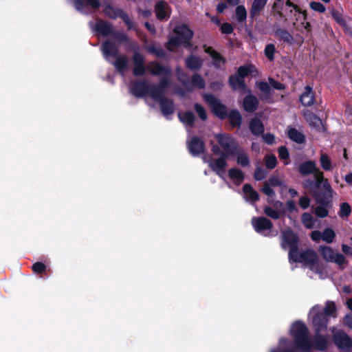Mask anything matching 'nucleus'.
I'll use <instances>...</instances> for the list:
<instances>
[{
	"instance_id": "f257e3e1",
	"label": "nucleus",
	"mask_w": 352,
	"mask_h": 352,
	"mask_svg": "<svg viewBox=\"0 0 352 352\" xmlns=\"http://www.w3.org/2000/svg\"><path fill=\"white\" fill-rule=\"evenodd\" d=\"M296 349L301 352H310L313 344L309 337V330L305 324L298 320L293 323L290 329Z\"/></svg>"
},
{
	"instance_id": "f03ea898",
	"label": "nucleus",
	"mask_w": 352,
	"mask_h": 352,
	"mask_svg": "<svg viewBox=\"0 0 352 352\" xmlns=\"http://www.w3.org/2000/svg\"><path fill=\"white\" fill-rule=\"evenodd\" d=\"M292 258H289L290 263H302L305 266L317 274L322 273V267L319 263V258L316 252L310 248L301 252L298 250V253L293 254Z\"/></svg>"
},
{
	"instance_id": "7ed1b4c3",
	"label": "nucleus",
	"mask_w": 352,
	"mask_h": 352,
	"mask_svg": "<svg viewBox=\"0 0 352 352\" xmlns=\"http://www.w3.org/2000/svg\"><path fill=\"white\" fill-rule=\"evenodd\" d=\"M214 139L219 144V146L213 144L212 151L214 154H221L223 157H228L234 153L236 144L231 137L219 133L214 135Z\"/></svg>"
},
{
	"instance_id": "20e7f679",
	"label": "nucleus",
	"mask_w": 352,
	"mask_h": 352,
	"mask_svg": "<svg viewBox=\"0 0 352 352\" xmlns=\"http://www.w3.org/2000/svg\"><path fill=\"white\" fill-rule=\"evenodd\" d=\"M287 11L293 12L294 11V25L300 31H310V23L307 22V12L300 11L298 6L293 4L290 1H287L285 6Z\"/></svg>"
},
{
	"instance_id": "39448f33",
	"label": "nucleus",
	"mask_w": 352,
	"mask_h": 352,
	"mask_svg": "<svg viewBox=\"0 0 352 352\" xmlns=\"http://www.w3.org/2000/svg\"><path fill=\"white\" fill-rule=\"evenodd\" d=\"M281 236V247L284 250H285L287 248H289L288 257L292 258L294 256V254L298 253L299 241L298 236L289 228L282 230Z\"/></svg>"
},
{
	"instance_id": "423d86ee",
	"label": "nucleus",
	"mask_w": 352,
	"mask_h": 352,
	"mask_svg": "<svg viewBox=\"0 0 352 352\" xmlns=\"http://www.w3.org/2000/svg\"><path fill=\"white\" fill-rule=\"evenodd\" d=\"M177 36L170 39L168 42V48L173 50L174 47L180 44H186L192 36V31L186 25H181L175 29Z\"/></svg>"
},
{
	"instance_id": "0eeeda50",
	"label": "nucleus",
	"mask_w": 352,
	"mask_h": 352,
	"mask_svg": "<svg viewBox=\"0 0 352 352\" xmlns=\"http://www.w3.org/2000/svg\"><path fill=\"white\" fill-rule=\"evenodd\" d=\"M226 157H223L221 154V157L218 159H209L208 157H204V160L205 162L208 163L209 166L221 177H223V175L225 173V168L226 166V163L225 161V158Z\"/></svg>"
},
{
	"instance_id": "6e6552de",
	"label": "nucleus",
	"mask_w": 352,
	"mask_h": 352,
	"mask_svg": "<svg viewBox=\"0 0 352 352\" xmlns=\"http://www.w3.org/2000/svg\"><path fill=\"white\" fill-rule=\"evenodd\" d=\"M253 228L258 234L267 236H276L278 231H272V221H252Z\"/></svg>"
},
{
	"instance_id": "1a4fd4ad",
	"label": "nucleus",
	"mask_w": 352,
	"mask_h": 352,
	"mask_svg": "<svg viewBox=\"0 0 352 352\" xmlns=\"http://www.w3.org/2000/svg\"><path fill=\"white\" fill-rule=\"evenodd\" d=\"M329 12L332 18L338 25L342 27L345 30L350 29V23L352 22V19L349 16H344L342 9L336 10L331 8L329 10Z\"/></svg>"
},
{
	"instance_id": "9d476101",
	"label": "nucleus",
	"mask_w": 352,
	"mask_h": 352,
	"mask_svg": "<svg viewBox=\"0 0 352 352\" xmlns=\"http://www.w3.org/2000/svg\"><path fill=\"white\" fill-rule=\"evenodd\" d=\"M333 342L340 349L352 348V338L344 331H339L333 335Z\"/></svg>"
},
{
	"instance_id": "9b49d317",
	"label": "nucleus",
	"mask_w": 352,
	"mask_h": 352,
	"mask_svg": "<svg viewBox=\"0 0 352 352\" xmlns=\"http://www.w3.org/2000/svg\"><path fill=\"white\" fill-rule=\"evenodd\" d=\"M329 318L324 313L318 312L313 318L312 323L315 333H321L327 329Z\"/></svg>"
},
{
	"instance_id": "f8f14e48",
	"label": "nucleus",
	"mask_w": 352,
	"mask_h": 352,
	"mask_svg": "<svg viewBox=\"0 0 352 352\" xmlns=\"http://www.w3.org/2000/svg\"><path fill=\"white\" fill-rule=\"evenodd\" d=\"M151 100H154L156 102H158L160 104L162 111L165 116H168L172 113L173 111V107L170 101L166 99H164L161 96L155 94H153L151 98H148L146 99L147 102L149 104H152L151 102L150 101Z\"/></svg>"
},
{
	"instance_id": "ddd939ff",
	"label": "nucleus",
	"mask_w": 352,
	"mask_h": 352,
	"mask_svg": "<svg viewBox=\"0 0 352 352\" xmlns=\"http://www.w3.org/2000/svg\"><path fill=\"white\" fill-rule=\"evenodd\" d=\"M205 100L211 107L212 111L215 115L220 118H223L226 114V108L219 101L212 95L205 96Z\"/></svg>"
},
{
	"instance_id": "4468645a",
	"label": "nucleus",
	"mask_w": 352,
	"mask_h": 352,
	"mask_svg": "<svg viewBox=\"0 0 352 352\" xmlns=\"http://www.w3.org/2000/svg\"><path fill=\"white\" fill-rule=\"evenodd\" d=\"M300 172L303 175L315 173L316 179L320 182L323 179V173L316 167V163L312 161H308L300 166Z\"/></svg>"
},
{
	"instance_id": "2eb2a0df",
	"label": "nucleus",
	"mask_w": 352,
	"mask_h": 352,
	"mask_svg": "<svg viewBox=\"0 0 352 352\" xmlns=\"http://www.w3.org/2000/svg\"><path fill=\"white\" fill-rule=\"evenodd\" d=\"M230 85L235 90L241 91L243 93H250L249 90L246 89L244 80L237 74L231 76L230 78Z\"/></svg>"
},
{
	"instance_id": "dca6fc26",
	"label": "nucleus",
	"mask_w": 352,
	"mask_h": 352,
	"mask_svg": "<svg viewBox=\"0 0 352 352\" xmlns=\"http://www.w3.org/2000/svg\"><path fill=\"white\" fill-rule=\"evenodd\" d=\"M170 10L167 3L164 1L158 2L155 6L156 16L160 19L168 18Z\"/></svg>"
},
{
	"instance_id": "f3484780",
	"label": "nucleus",
	"mask_w": 352,
	"mask_h": 352,
	"mask_svg": "<svg viewBox=\"0 0 352 352\" xmlns=\"http://www.w3.org/2000/svg\"><path fill=\"white\" fill-rule=\"evenodd\" d=\"M258 101L257 98L252 94L247 96L243 102V107L246 111L253 112L258 107Z\"/></svg>"
},
{
	"instance_id": "a211bd4d",
	"label": "nucleus",
	"mask_w": 352,
	"mask_h": 352,
	"mask_svg": "<svg viewBox=\"0 0 352 352\" xmlns=\"http://www.w3.org/2000/svg\"><path fill=\"white\" fill-rule=\"evenodd\" d=\"M276 209H273L270 207H267L265 209V214L272 218V219H278L280 217V213H285V210L283 209V205L280 201H276L274 204Z\"/></svg>"
},
{
	"instance_id": "6ab92c4d",
	"label": "nucleus",
	"mask_w": 352,
	"mask_h": 352,
	"mask_svg": "<svg viewBox=\"0 0 352 352\" xmlns=\"http://www.w3.org/2000/svg\"><path fill=\"white\" fill-rule=\"evenodd\" d=\"M300 100L305 106H310L314 104V96L311 87H305V91L300 96Z\"/></svg>"
},
{
	"instance_id": "aec40b11",
	"label": "nucleus",
	"mask_w": 352,
	"mask_h": 352,
	"mask_svg": "<svg viewBox=\"0 0 352 352\" xmlns=\"http://www.w3.org/2000/svg\"><path fill=\"white\" fill-rule=\"evenodd\" d=\"M245 199L249 202H255L258 199V193L249 184H245L243 187Z\"/></svg>"
},
{
	"instance_id": "412c9836",
	"label": "nucleus",
	"mask_w": 352,
	"mask_h": 352,
	"mask_svg": "<svg viewBox=\"0 0 352 352\" xmlns=\"http://www.w3.org/2000/svg\"><path fill=\"white\" fill-rule=\"evenodd\" d=\"M190 152L195 155L204 151L203 142L197 138H193L188 144Z\"/></svg>"
},
{
	"instance_id": "4be33fe9",
	"label": "nucleus",
	"mask_w": 352,
	"mask_h": 352,
	"mask_svg": "<svg viewBox=\"0 0 352 352\" xmlns=\"http://www.w3.org/2000/svg\"><path fill=\"white\" fill-rule=\"evenodd\" d=\"M236 74L241 78H243L249 74L252 76H256L258 74V72L253 65L250 64L240 67Z\"/></svg>"
},
{
	"instance_id": "5701e85b",
	"label": "nucleus",
	"mask_w": 352,
	"mask_h": 352,
	"mask_svg": "<svg viewBox=\"0 0 352 352\" xmlns=\"http://www.w3.org/2000/svg\"><path fill=\"white\" fill-rule=\"evenodd\" d=\"M74 4L78 10L83 11L85 8H98L99 2L98 0H75Z\"/></svg>"
},
{
	"instance_id": "b1692460",
	"label": "nucleus",
	"mask_w": 352,
	"mask_h": 352,
	"mask_svg": "<svg viewBox=\"0 0 352 352\" xmlns=\"http://www.w3.org/2000/svg\"><path fill=\"white\" fill-rule=\"evenodd\" d=\"M314 345L317 350L324 351L328 346V342L327 338L323 335L320 334V333H316Z\"/></svg>"
},
{
	"instance_id": "393cba45",
	"label": "nucleus",
	"mask_w": 352,
	"mask_h": 352,
	"mask_svg": "<svg viewBox=\"0 0 352 352\" xmlns=\"http://www.w3.org/2000/svg\"><path fill=\"white\" fill-rule=\"evenodd\" d=\"M205 52L206 53H208L211 56V58L213 60V64L217 67H221V66H223L224 65V63H225L224 59L221 57V56L219 53L215 52L212 47H206Z\"/></svg>"
},
{
	"instance_id": "a878e982",
	"label": "nucleus",
	"mask_w": 352,
	"mask_h": 352,
	"mask_svg": "<svg viewBox=\"0 0 352 352\" xmlns=\"http://www.w3.org/2000/svg\"><path fill=\"white\" fill-rule=\"evenodd\" d=\"M319 250L321 254V256L326 261L332 262V260L335 255V252L331 247L321 245L320 246Z\"/></svg>"
},
{
	"instance_id": "bb28decb",
	"label": "nucleus",
	"mask_w": 352,
	"mask_h": 352,
	"mask_svg": "<svg viewBox=\"0 0 352 352\" xmlns=\"http://www.w3.org/2000/svg\"><path fill=\"white\" fill-rule=\"evenodd\" d=\"M250 129L252 133L256 135L262 134L264 131L263 124L261 120L258 119H253L251 120L250 123Z\"/></svg>"
},
{
	"instance_id": "cd10ccee",
	"label": "nucleus",
	"mask_w": 352,
	"mask_h": 352,
	"mask_svg": "<svg viewBox=\"0 0 352 352\" xmlns=\"http://www.w3.org/2000/svg\"><path fill=\"white\" fill-rule=\"evenodd\" d=\"M103 54L107 59L116 55L117 49L115 45L110 42H106L102 45Z\"/></svg>"
},
{
	"instance_id": "c85d7f7f",
	"label": "nucleus",
	"mask_w": 352,
	"mask_h": 352,
	"mask_svg": "<svg viewBox=\"0 0 352 352\" xmlns=\"http://www.w3.org/2000/svg\"><path fill=\"white\" fill-rule=\"evenodd\" d=\"M336 311L335 302L333 301H327L322 313H324L327 318L331 316L335 317L336 316Z\"/></svg>"
},
{
	"instance_id": "c756f323",
	"label": "nucleus",
	"mask_w": 352,
	"mask_h": 352,
	"mask_svg": "<svg viewBox=\"0 0 352 352\" xmlns=\"http://www.w3.org/2000/svg\"><path fill=\"white\" fill-rule=\"evenodd\" d=\"M267 3V0H254L252 6L251 14L256 16L263 10Z\"/></svg>"
},
{
	"instance_id": "7c9ffc66",
	"label": "nucleus",
	"mask_w": 352,
	"mask_h": 352,
	"mask_svg": "<svg viewBox=\"0 0 352 352\" xmlns=\"http://www.w3.org/2000/svg\"><path fill=\"white\" fill-rule=\"evenodd\" d=\"M135 63L134 74L136 75L142 74L144 72V67L142 65L143 58L141 55L135 54L133 57Z\"/></svg>"
},
{
	"instance_id": "2f4dec72",
	"label": "nucleus",
	"mask_w": 352,
	"mask_h": 352,
	"mask_svg": "<svg viewBox=\"0 0 352 352\" xmlns=\"http://www.w3.org/2000/svg\"><path fill=\"white\" fill-rule=\"evenodd\" d=\"M287 135L291 140L298 143H301L304 141V135L295 129H289L287 131Z\"/></svg>"
},
{
	"instance_id": "473e14b6",
	"label": "nucleus",
	"mask_w": 352,
	"mask_h": 352,
	"mask_svg": "<svg viewBox=\"0 0 352 352\" xmlns=\"http://www.w3.org/2000/svg\"><path fill=\"white\" fill-rule=\"evenodd\" d=\"M322 241H325L327 243H331L333 242V239L336 237V233L334 230L330 228H327L322 232Z\"/></svg>"
},
{
	"instance_id": "72a5a7b5",
	"label": "nucleus",
	"mask_w": 352,
	"mask_h": 352,
	"mask_svg": "<svg viewBox=\"0 0 352 352\" xmlns=\"http://www.w3.org/2000/svg\"><path fill=\"white\" fill-rule=\"evenodd\" d=\"M320 163L321 167L324 170H331L333 168V165L330 158L325 153H322L320 155Z\"/></svg>"
},
{
	"instance_id": "f704fd0d",
	"label": "nucleus",
	"mask_w": 352,
	"mask_h": 352,
	"mask_svg": "<svg viewBox=\"0 0 352 352\" xmlns=\"http://www.w3.org/2000/svg\"><path fill=\"white\" fill-rule=\"evenodd\" d=\"M229 176L230 179L235 183H240L243 179L242 172L236 168H232L229 170Z\"/></svg>"
},
{
	"instance_id": "c9c22d12",
	"label": "nucleus",
	"mask_w": 352,
	"mask_h": 352,
	"mask_svg": "<svg viewBox=\"0 0 352 352\" xmlns=\"http://www.w3.org/2000/svg\"><path fill=\"white\" fill-rule=\"evenodd\" d=\"M179 118L181 122L186 126H190L194 121V116L190 112L179 113Z\"/></svg>"
},
{
	"instance_id": "e433bc0d",
	"label": "nucleus",
	"mask_w": 352,
	"mask_h": 352,
	"mask_svg": "<svg viewBox=\"0 0 352 352\" xmlns=\"http://www.w3.org/2000/svg\"><path fill=\"white\" fill-rule=\"evenodd\" d=\"M257 87L263 92V97L269 98L271 95V87L265 82H257Z\"/></svg>"
},
{
	"instance_id": "4c0bfd02",
	"label": "nucleus",
	"mask_w": 352,
	"mask_h": 352,
	"mask_svg": "<svg viewBox=\"0 0 352 352\" xmlns=\"http://www.w3.org/2000/svg\"><path fill=\"white\" fill-rule=\"evenodd\" d=\"M186 65L188 68L195 69L201 65V61L199 58L195 56L189 57L186 61Z\"/></svg>"
},
{
	"instance_id": "58836bf2",
	"label": "nucleus",
	"mask_w": 352,
	"mask_h": 352,
	"mask_svg": "<svg viewBox=\"0 0 352 352\" xmlns=\"http://www.w3.org/2000/svg\"><path fill=\"white\" fill-rule=\"evenodd\" d=\"M228 117L232 126H239L241 122V114L237 111L230 112Z\"/></svg>"
},
{
	"instance_id": "ea45409f",
	"label": "nucleus",
	"mask_w": 352,
	"mask_h": 352,
	"mask_svg": "<svg viewBox=\"0 0 352 352\" xmlns=\"http://www.w3.org/2000/svg\"><path fill=\"white\" fill-rule=\"evenodd\" d=\"M33 272L37 274H42L45 272L47 266L42 262H36L32 266Z\"/></svg>"
},
{
	"instance_id": "a19ab883",
	"label": "nucleus",
	"mask_w": 352,
	"mask_h": 352,
	"mask_svg": "<svg viewBox=\"0 0 352 352\" xmlns=\"http://www.w3.org/2000/svg\"><path fill=\"white\" fill-rule=\"evenodd\" d=\"M236 16L239 21H243L247 16V12L244 6H239L236 8Z\"/></svg>"
},
{
	"instance_id": "79ce46f5",
	"label": "nucleus",
	"mask_w": 352,
	"mask_h": 352,
	"mask_svg": "<svg viewBox=\"0 0 352 352\" xmlns=\"http://www.w3.org/2000/svg\"><path fill=\"white\" fill-rule=\"evenodd\" d=\"M265 166L267 168L272 169L276 165V157L274 155H268L265 157Z\"/></svg>"
},
{
	"instance_id": "37998d69",
	"label": "nucleus",
	"mask_w": 352,
	"mask_h": 352,
	"mask_svg": "<svg viewBox=\"0 0 352 352\" xmlns=\"http://www.w3.org/2000/svg\"><path fill=\"white\" fill-rule=\"evenodd\" d=\"M351 212V207L346 203H343L340 206V214L342 218H346Z\"/></svg>"
},
{
	"instance_id": "c03bdc74",
	"label": "nucleus",
	"mask_w": 352,
	"mask_h": 352,
	"mask_svg": "<svg viewBox=\"0 0 352 352\" xmlns=\"http://www.w3.org/2000/svg\"><path fill=\"white\" fill-rule=\"evenodd\" d=\"M145 85L142 83L135 85L133 87H131V91L133 94L137 96H144V93L143 89H144Z\"/></svg>"
},
{
	"instance_id": "a18cd8bd",
	"label": "nucleus",
	"mask_w": 352,
	"mask_h": 352,
	"mask_svg": "<svg viewBox=\"0 0 352 352\" xmlns=\"http://www.w3.org/2000/svg\"><path fill=\"white\" fill-rule=\"evenodd\" d=\"M236 162L242 166H246L249 164V158L245 153H240L237 156Z\"/></svg>"
},
{
	"instance_id": "49530a36",
	"label": "nucleus",
	"mask_w": 352,
	"mask_h": 352,
	"mask_svg": "<svg viewBox=\"0 0 352 352\" xmlns=\"http://www.w3.org/2000/svg\"><path fill=\"white\" fill-rule=\"evenodd\" d=\"M310 8L314 11L323 13L325 12V7L320 3L316 1H311L309 3Z\"/></svg>"
},
{
	"instance_id": "de8ad7c7",
	"label": "nucleus",
	"mask_w": 352,
	"mask_h": 352,
	"mask_svg": "<svg viewBox=\"0 0 352 352\" xmlns=\"http://www.w3.org/2000/svg\"><path fill=\"white\" fill-rule=\"evenodd\" d=\"M275 52V47L272 44H269L265 49V54L270 60L274 59V54Z\"/></svg>"
},
{
	"instance_id": "09e8293b",
	"label": "nucleus",
	"mask_w": 352,
	"mask_h": 352,
	"mask_svg": "<svg viewBox=\"0 0 352 352\" xmlns=\"http://www.w3.org/2000/svg\"><path fill=\"white\" fill-rule=\"evenodd\" d=\"M262 191L269 197L268 201H272L273 197L274 195V192L273 190L271 188L270 185L269 184H265L262 188Z\"/></svg>"
},
{
	"instance_id": "8fccbe9b",
	"label": "nucleus",
	"mask_w": 352,
	"mask_h": 352,
	"mask_svg": "<svg viewBox=\"0 0 352 352\" xmlns=\"http://www.w3.org/2000/svg\"><path fill=\"white\" fill-rule=\"evenodd\" d=\"M346 258L344 256L340 253H336L334 255V257L332 260V262L336 263L338 265L341 266L346 263Z\"/></svg>"
},
{
	"instance_id": "3c124183",
	"label": "nucleus",
	"mask_w": 352,
	"mask_h": 352,
	"mask_svg": "<svg viewBox=\"0 0 352 352\" xmlns=\"http://www.w3.org/2000/svg\"><path fill=\"white\" fill-rule=\"evenodd\" d=\"M97 30L99 32H100L102 34H106L111 30V28L108 24H107L104 22L101 21V22L98 23Z\"/></svg>"
},
{
	"instance_id": "603ef678",
	"label": "nucleus",
	"mask_w": 352,
	"mask_h": 352,
	"mask_svg": "<svg viewBox=\"0 0 352 352\" xmlns=\"http://www.w3.org/2000/svg\"><path fill=\"white\" fill-rule=\"evenodd\" d=\"M278 155H279V157L281 159V160H286L285 162V164H288V158H289V153L287 150V148L284 146H281L278 148Z\"/></svg>"
},
{
	"instance_id": "864d4df0",
	"label": "nucleus",
	"mask_w": 352,
	"mask_h": 352,
	"mask_svg": "<svg viewBox=\"0 0 352 352\" xmlns=\"http://www.w3.org/2000/svg\"><path fill=\"white\" fill-rule=\"evenodd\" d=\"M315 213L318 217L324 218L327 217L328 211L324 206H318L315 209Z\"/></svg>"
},
{
	"instance_id": "5fc2aeb1",
	"label": "nucleus",
	"mask_w": 352,
	"mask_h": 352,
	"mask_svg": "<svg viewBox=\"0 0 352 352\" xmlns=\"http://www.w3.org/2000/svg\"><path fill=\"white\" fill-rule=\"evenodd\" d=\"M306 118L307 121L310 122L315 126H319L321 124V120L314 115H308Z\"/></svg>"
},
{
	"instance_id": "6e6d98bb",
	"label": "nucleus",
	"mask_w": 352,
	"mask_h": 352,
	"mask_svg": "<svg viewBox=\"0 0 352 352\" xmlns=\"http://www.w3.org/2000/svg\"><path fill=\"white\" fill-rule=\"evenodd\" d=\"M268 184L272 186H284L283 181L280 179L276 177H272L269 180Z\"/></svg>"
},
{
	"instance_id": "4d7b16f0",
	"label": "nucleus",
	"mask_w": 352,
	"mask_h": 352,
	"mask_svg": "<svg viewBox=\"0 0 352 352\" xmlns=\"http://www.w3.org/2000/svg\"><path fill=\"white\" fill-rule=\"evenodd\" d=\"M195 110L197 111V113H198V115L199 116V117L203 120H205L206 119V111L205 110L203 109V107L201 106H200L199 104H195Z\"/></svg>"
},
{
	"instance_id": "13d9d810",
	"label": "nucleus",
	"mask_w": 352,
	"mask_h": 352,
	"mask_svg": "<svg viewBox=\"0 0 352 352\" xmlns=\"http://www.w3.org/2000/svg\"><path fill=\"white\" fill-rule=\"evenodd\" d=\"M310 199L307 197H302L299 200V205L302 209H306L309 207Z\"/></svg>"
},
{
	"instance_id": "bf43d9fd",
	"label": "nucleus",
	"mask_w": 352,
	"mask_h": 352,
	"mask_svg": "<svg viewBox=\"0 0 352 352\" xmlns=\"http://www.w3.org/2000/svg\"><path fill=\"white\" fill-rule=\"evenodd\" d=\"M192 83L199 87V88H201L204 87V81H203V79L201 78V76H198V75H195L192 78Z\"/></svg>"
},
{
	"instance_id": "052dcab7",
	"label": "nucleus",
	"mask_w": 352,
	"mask_h": 352,
	"mask_svg": "<svg viewBox=\"0 0 352 352\" xmlns=\"http://www.w3.org/2000/svg\"><path fill=\"white\" fill-rule=\"evenodd\" d=\"M343 323L345 326L352 329V314H348L344 317Z\"/></svg>"
},
{
	"instance_id": "680f3d73",
	"label": "nucleus",
	"mask_w": 352,
	"mask_h": 352,
	"mask_svg": "<svg viewBox=\"0 0 352 352\" xmlns=\"http://www.w3.org/2000/svg\"><path fill=\"white\" fill-rule=\"evenodd\" d=\"M283 209L285 210V212H292L296 209V207L294 201H289L287 202L285 206H283Z\"/></svg>"
},
{
	"instance_id": "e2e57ef3",
	"label": "nucleus",
	"mask_w": 352,
	"mask_h": 352,
	"mask_svg": "<svg viewBox=\"0 0 352 352\" xmlns=\"http://www.w3.org/2000/svg\"><path fill=\"white\" fill-rule=\"evenodd\" d=\"M126 63V59L124 57L118 58L115 63L116 67L119 69H123Z\"/></svg>"
},
{
	"instance_id": "0e129e2a",
	"label": "nucleus",
	"mask_w": 352,
	"mask_h": 352,
	"mask_svg": "<svg viewBox=\"0 0 352 352\" xmlns=\"http://www.w3.org/2000/svg\"><path fill=\"white\" fill-rule=\"evenodd\" d=\"M221 32L223 34H230L232 32L233 28L230 24H229L228 23H225L222 24V25L221 27Z\"/></svg>"
},
{
	"instance_id": "69168bd1",
	"label": "nucleus",
	"mask_w": 352,
	"mask_h": 352,
	"mask_svg": "<svg viewBox=\"0 0 352 352\" xmlns=\"http://www.w3.org/2000/svg\"><path fill=\"white\" fill-rule=\"evenodd\" d=\"M311 238L314 241H319L320 239L322 240V232L318 230H314L311 234Z\"/></svg>"
},
{
	"instance_id": "338daca9",
	"label": "nucleus",
	"mask_w": 352,
	"mask_h": 352,
	"mask_svg": "<svg viewBox=\"0 0 352 352\" xmlns=\"http://www.w3.org/2000/svg\"><path fill=\"white\" fill-rule=\"evenodd\" d=\"M264 141L269 144H272L275 142V138L274 135L271 133H267L263 137Z\"/></svg>"
},
{
	"instance_id": "774afa93",
	"label": "nucleus",
	"mask_w": 352,
	"mask_h": 352,
	"mask_svg": "<svg viewBox=\"0 0 352 352\" xmlns=\"http://www.w3.org/2000/svg\"><path fill=\"white\" fill-rule=\"evenodd\" d=\"M269 82L271 87H273L276 89H284V85L279 82H276L274 79L270 78Z\"/></svg>"
}]
</instances>
